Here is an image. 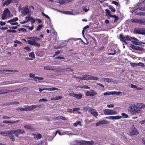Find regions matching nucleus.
Masks as SVG:
<instances>
[{"label":"nucleus","mask_w":145,"mask_h":145,"mask_svg":"<svg viewBox=\"0 0 145 145\" xmlns=\"http://www.w3.org/2000/svg\"><path fill=\"white\" fill-rule=\"evenodd\" d=\"M13 0H7L3 4V6L5 5L8 6L13 1Z\"/></svg>","instance_id":"obj_22"},{"label":"nucleus","mask_w":145,"mask_h":145,"mask_svg":"<svg viewBox=\"0 0 145 145\" xmlns=\"http://www.w3.org/2000/svg\"><path fill=\"white\" fill-rule=\"evenodd\" d=\"M121 93V92L119 91V92H116L115 91H112V95L116 94L117 95H119Z\"/></svg>","instance_id":"obj_39"},{"label":"nucleus","mask_w":145,"mask_h":145,"mask_svg":"<svg viewBox=\"0 0 145 145\" xmlns=\"http://www.w3.org/2000/svg\"><path fill=\"white\" fill-rule=\"evenodd\" d=\"M33 38H34V40H33L34 41H36V40L37 41H39V40H40V39L39 38H38V37H33Z\"/></svg>","instance_id":"obj_57"},{"label":"nucleus","mask_w":145,"mask_h":145,"mask_svg":"<svg viewBox=\"0 0 145 145\" xmlns=\"http://www.w3.org/2000/svg\"><path fill=\"white\" fill-rule=\"evenodd\" d=\"M25 133V131L22 129H18L16 130V133L19 134H23Z\"/></svg>","instance_id":"obj_19"},{"label":"nucleus","mask_w":145,"mask_h":145,"mask_svg":"<svg viewBox=\"0 0 145 145\" xmlns=\"http://www.w3.org/2000/svg\"><path fill=\"white\" fill-rule=\"evenodd\" d=\"M117 52L114 49H111L108 52V55H114L116 54Z\"/></svg>","instance_id":"obj_18"},{"label":"nucleus","mask_w":145,"mask_h":145,"mask_svg":"<svg viewBox=\"0 0 145 145\" xmlns=\"http://www.w3.org/2000/svg\"><path fill=\"white\" fill-rule=\"evenodd\" d=\"M40 105H31L29 106H26L25 107V111H31L33 110L37 107H40Z\"/></svg>","instance_id":"obj_5"},{"label":"nucleus","mask_w":145,"mask_h":145,"mask_svg":"<svg viewBox=\"0 0 145 145\" xmlns=\"http://www.w3.org/2000/svg\"><path fill=\"white\" fill-rule=\"evenodd\" d=\"M136 66H140L142 68L144 67L145 66L144 64L141 62H139L138 63L136 64Z\"/></svg>","instance_id":"obj_30"},{"label":"nucleus","mask_w":145,"mask_h":145,"mask_svg":"<svg viewBox=\"0 0 145 145\" xmlns=\"http://www.w3.org/2000/svg\"><path fill=\"white\" fill-rule=\"evenodd\" d=\"M128 111L131 114H135L138 113V110H137L136 105L134 104H130L128 107Z\"/></svg>","instance_id":"obj_2"},{"label":"nucleus","mask_w":145,"mask_h":145,"mask_svg":"<svg viewBox=\"0 0 145 145\" xmlns=\"http://www.w3.org/2000/svg\"><path fill=\"white\" fill-rule=\"evenodd\" d=\"M130 47L132 49L134 50H136V46H134V45L131 44L130 46Z\"/></svg>","instance_id":"obj_64"},{"label":"nucleus","mask_w":145,"mask_h":145,"mask_svg":"<svg viewBox=\"0 0 145 145\" xmlns=\"http://www.w3.org/2000/svg\"><path fill=\"white\" fill-rule=\"evenodd\" d=\"M142 29H136L134 30L135 32L137 34H142Z\"/></svg>","instance_id":"obj_26"},{"label":"nucleus","mask_w":145,"mask_h":145,"mask_svg":"<svg viewBox=\"0 0 145 145\" xmlns=\"http://www.w3.org/2000/svg\"><path fill=\"white\" fill-rule=\"evenodd\" d=\"M143 48L142 47L140 46H137L136 50L142 51L143 50Z\"/></svg>","instance_id":"obj_61"},{"label":"nucleus","mask_w":145,"mask_h":145,"mask_svg":"<svg viewBox=\"0 0 145 145\" xmlns=\"http://www.w3.org/2000/svg\"><path fill=\"white\" fill-rule=\"evenodd\" d=\"M24 49L26 50H27L29 52H30L31 51V49L28 46L25 47L24 48Z\"/></svg>","instance_id":"obj_59"},{"label":"nucleus","mask_w":145,"mask_h":145,"mask_svg":"<svg viewBox=\"0 0 145 145\" xmlns=\"http://www.w3.org/2000/svg\"><path fill=\"white\" fill-rule=\"evenodd\" d=\"M43 26V25L42 24H41V25H39L38 26V27H37V28L36 29V30L37 31L39 30Z\"/></svg>","instance_id":"obj_42"},{"label":"nucleus","mask_w":145,"mask_h":145,"mask_svg":"<svg viewBox=\"0 0 145 145\" xmlns=\"http://www.w3.org/2000/svg\"><path fill=\"white\" fill-rule=\"evenodd\" d=\"M26 19H27V20H26V22H29L30 20H31V17H30L29 16H28L27 17H26L25 18Z\"/></svg>","instance_id":"obj_55"},{"label":"nucleus","mask_w":145,"mask_h":145,"mask_svg":"<svg viewBox=\"0 0 145 145\" xmlns=\"http://www.w3.org/2000/svg\"><path fill=\"white\" fill-rule=\"evenodd\" d=\"M103 123L102 120L99 121L98 122H97L96 124V125L97 126H99L100 125H102Z\"/></svg>","instance_id":"obj_44"},{"label":"nucleus","mask_w":145,"mask_h":145,"mask_svg":"<svg viewBox=\"0 0 145 145\" xmlns=\"http://www.w3.org/2000/svg\"><path fill=\"white\" fill-rule=\"evenodd\" d=\"M138 132L137 130V129L136 128L133 129L130 132V134L131 135H135L138 134Z\"/></svg>","instance_id":"obj_15"},{"label":"nucleus","mask_w":145,"mask_h":145,"mask_svg":"<svg viewBox=\"0 0 145 145\" xmlns=\"http://www.w3.org/2000/svg\"><path fill=\"white\" fill-rule=\"evenodd\" d=\"M16 110L18 111H25V107L24 108H16Z\"/></svg>","instance_id":"obj_36"},{"label":"nucleus","mask_w":145,"mask_h":145,"mask_svg":"<svg viewBox=\"0 0 145 145\" xmlns=\"http://www.w3.org/2000/svg\"><path fill=\"white\" fill-rule=\"evenodd\" d=\"M81 88H83L86 89H89L90 87L86 85H84L82 87H80Z\"/></svg>","instance_id":"obj_58"},{"label":"nucleus","mask_w":145,"mask_h":145,"mask_svg":"<svg viewBox=\"0 0 145 145\" xmlns=\"http://www.w3.org/2000/svg\"><path fill=\"white\" fill-rule=\"evenodd\" d=\"M35 74H34L30 73L29 74V77L30 78H35Z\"/></svg>","instance_id":"obj_62"},{"label":"nucleus","mask_w":145,"mask_h":145,"mask_svg":"<svg viewBox=\"0 0 145 145\" xmlns=\"http://www.w3.org/2000/svg\"><path fill=\"white\" fill-rule=\"evenodd\" d=\"M103 124H107L109 123V122L106 120H102Z\"/></svg>","instance_id":"obj_49"},{"label":"nucleus","mask_w":145,"mask_h":145,"mask_svg":"<svg viewBox=\"0 0 145 145\" xmlns=\"http://www.w3.org/2000/svg\"><path fill=\"white\" fill-rule=\"evenodd\" d=\"M34 135V138L36 139H40L42 137V136L40 133H39L38 134H32Z\"/></svg>","instance_id":"obj_17"},{"label":"nucleus","mask_w":145,"mask_h":145,"mask_svg":"<svg viewBox=\"0 0 145 145\" xmlns=\"http://www.w3.org/2000/svg\"><path fill=\"white\" fill-rule=\"evenodd\" d=\"M138 20L139 19H133L131 20V22H132L137 23H138Z\"/></svg>","instance_id":"obj_41"},{"label":"nucleus","mask_w":145,"mask_h":145,"mask_svg":"<svg viewBox=\"0 0 145 145\" xmlns=\"http://www.w3.org/2000/svg\"><path fill=\"white\" fill-rule=\"evenodd\" d=\"M138 24L145 25V20L144 19H139Z\"/></svg>","instance_id":"obj_25"},{"label":"nucleus","mask_w":145,"mask_h":145,"mask_svg":"<svg viewBox=\"0 0 145 145\" xmlns=\"http://www.w3.org/2000/svg\"><path fill=\"white\" fill-rule=\"evenodd\" d=\"M29 56L34 58L35 57V54L33 52H30L29 54Z\"/></svg>","instance_id":"obj_40"},{"label":"nucleus","mask_w":145,"mask_h":145,"mask_svg":"<svg viewBox=\"0 0 145 145\" xmlns=\"http://www.w3.org/2000/svg\"><path fill=\"white\" fill-rule=\"evenodd\" d=\"M35 78H36L38 79L39 80H43L44 78L42 77H40L39 76H35Z\"/></svg>","instance_id":"obj_50"},{"label":"nucleus","mask_w":145,"mask_h":145,"mask_svg":"<svg viewBox=\"0 0 145 145\" xmlns=\"http://www.w3.org/2000/svg\"><path fill=\"white\" fill-rule=\"evenodd\" d=\"M121 115L123 116L124 118H127L128 117V115L127 114H126L125 113H122L121 114Z\"/></svg>","instance_id":"obj_56"},{"label":"nucleus","mask_w":145,"mask_h":145,"mask_svg":"<svg viewBox=\"0 0 145 145\" xmlns=\"http://www.w3.org/2000/svg\"><path fill=\"white\" fill-rule=\"evenodd\" d=\"M80 110V108L79 107L74 108L73 109V112L78 111Z\"/></svg>","instance_id":"obj_53"},{"label":"nucleus","mask_w":145,"mask_h":145,"mask_svg":"<svg viewBox=\"0 0 145 145\" xmlns=\"http://www.w3.org/2000/svg\"><path fill=\"white\" fill-rule=\"evenodd\" d=\"M42 101L43 102H46V101H48V100L45 98H42V99H40L39 100V102H40Z\"/></svg>","instance_id":"obj_54"},{"label":"nucleus","mask_w":145,"mask_h":145,"mask_svg":"<svg viewBox=\"0 0 145 145\" xmlns=\"http://www.w3.org/2000/svg\"><path fill=\"white\" fill-rule=\"evenodd\" d=\"M105 118L106 119L108 118L109 119L111 120H116L120 119L122 118V117L121 116L117 115L116 116L106 117Z\"/></svg>","instance_id":"obj_12"},{"label":"nucleus","mask_w":145,"mask_h":145,"mask_svg":"<svg viewBox=\"0 0 145 145\" xmlns=\"http://www.w3.org/2000/svg\"><path fill=\"white\" fill-rule=\"evenodd\" d=\"M69 95L71 96L75 97L76 98L79 99H81L82 97V95L81 94H77L75 93L74 92L69 93Z\"/></svg>","instance_id":"obj_7"},{"label":"nucleus","mask_w":145,"mask_h":145,"mask_svg":"<svg viewBox=\"0 0 145 145\" xmlns=\"http://www.w3.org/2000/svg\"><path fill=\"white\" fill-rule=\"evenodd\" d=\"M3 14H5L7 16V14L9 15L10 14V12L8 8H7L4 10L3 12Z\"/></svg>","instance_id":"obj_20"},{"label":"nucleus","mask_w":145,"mask_h":145,"mask_svg":"<svg viewBox=\"0 0 145 145\" xmlns=\"http://www.w3.org/2000/svg\"><path fill=\"white\" fill-rule=\"evenodd\" d=\"M104 80L106 81V82L108 83H110L112 82L111 79L109 78H105L104 79Z\"/></svg>","instance_id":"obj_45"},{"label":"nucleus","mask_w":145,"mask_h":145,"mask_svg":"<svg viewBox=\"0 0 145 145\" xmlns=\"http://www.w3.org/2000/svg\"><path fill=\"white\" fill-rule=\"evenodd\" d=\"M20 121L19 120H17L15 121H9L7 120H4L3 121V123L5 124H8V123H12V124H14L16 123H17L19 122Z\"/></svg>","instance_id":"obj_14"},{"label":"nucleus","mask_w":145,"mask_h":145,"mask_svg":"<svg viewBox=\"0 0 145 145\" xmlns=\"http://www.w3.org/2000/svg\"><path fill=\"white\" fill-rule=\"evenodd\" d=\"M34 40H28L27 41V43L31 45H34Z\"/></svg>","instance_id":"obj_33"},{"label":"nucleus","mask_w":145,"mask_h":145,"mask_svg":"<svg viewBox=\"0 0 145 145\" xmlns=\"http://www.w3.org/2000/svg\"><path fill=\"white\" fill-rule=\"evenodd\" d=\"M97 94V93L92 89H90L89 91H87L86 93V96H93Z\"/></svg>","instance_id":"obj_8"},{"label":"nucleus","mask_w":145,"mask_h":145,"mask_svg":"<svg viewBox=\"0 0 145 145\" xmlns=\"http://www.w3.org/2000/svg\"><path fill=\"white\" fill-rule=\"evenodd\" d=\"M9 92L8 90L2 89H0V94H3L8 93Z\"/></svg>","instance_id":"obj_21"},{"label":"nucleus","mask_w":145,"mask_h":145,"mask_svg":"<svg viewBox=\"0 0 145 145\" xmlns=\"http://www.w3.org/2000/svg\"><path fill=\"white\" fill-rule=\"evenodd\" d=\"M14 42L16 43H17L19 44H22V43L21 41H18L16 39L15 40Z\"/></svg>","instance_id":"obj_51"},{"label":"nucleus","mask_w":145,"mask_h":145,"mask_svg":"<svg viewBox=\"0 0 145 145\" xmlns=\"http://www.w3.org/2000/svg\"><path fill=\"white\" fill-rule=\"evenodd\" d=\"M109 8L111 10L112 12H116L115 9L113 8L112 6H110L109 7Z\"/></svg>","instance_id":"obj_60"},{"label":"nucleus","mask_w":145,"mask_h":145,"mask_svg":"<svg viewBox=\"0 0 145 145\" xmlns=\"http://www.w3.org/2000/svg\"><path fill=\"white\" fill-rule=\"evenodd\" d=\"M144 1L140 3L138 5V9L142 11H145V6L144 5Z\"/></svg>","instance_id":"obj_11"},{"label":"nucleus","mask_w":145,"mask_h":145,"mask_svg":"<svg viewBox=\"0 0 145 145\" xmlns=\"http://www.w3.org/2000/svg\"><path fill=\"white\" fill-rule=\"evenodd\" d=\"M58 89L54 87L50 88H40L39 89V91L40 92H41L42 91L44 90H48L49 91H54L56 90H58Z\"/></svg>","instance_id":"obj_9"},{"label":"nucleus","mask_w":145,"mask_h":145,"mask_svg":"<svg viewBox=\"0 0 145 145\" xmlns=\"http://www.w3.org/2000/svg\"><path fill=\"white\" fill-rule=\"evenodd\" d=\"M103 94L104 95H112V92H105Z\"/></svg>","instance_id":"obj_48"},{"label":"nucleus","mask_w":145,"mask_h":145,"mask_svg":"<svg viewBox=\"0 0 145 145\" xmlns=\"http://www.w3.org/2000/svg\"><path fill=\"white\" fill-rule=\"evenodd\" d=\"M89 112L94 116L97 117L98 114L97 112L95 111V110L92 108H91L89 109Z\"/></svg>","instance_id":"obj_10"},{"label":"nucleus","mask_w":145,"mask_h":145,"mask_svg":"<svg viewBox=\"0 0 145 145\" xmlns=\"http://www.w3.org/2000/svg\"><path fill=\"white\" fill-rule=\"evenodd\" d=\"M29 13V9L28 8L25 7L24 8L23 11H22V13L24 15H26L28 14Z\"/></svg>","instance_id":"obj_16"},{"label":"nucleus","mask_w":145,"mask_h":145,"mask_svg":"<svg viewBox=\"0 0 145 145\" xmlns=\"http://www.w3.org/2000/svg\"><path fill=\"white\" fill-rule=\"evenodd\" d=\"M131 41L135 45H139L140 44L139 40H138L137 39L134 37H131Z\"/></svg>","instance_id":"obj_13"},{"label":"nucleus","mask_w":145,"mask_h":145,"mask_svg":"<svg viewBox=\"0 0 145 145\" xmlns=\"http://www.w3.org/2000/svg\"><path fill=\"white\" fill-rule=\"evenodd\" d=\"M106 13L107 14L108 16L111 17L113 15H112L110 13V11L108 9L105 10Z\"/></svg>","instance_id":"obj_28"},{"label":"nucleus","mask_w":145,"mask_h":145,"mask_svg":"<svg viewBox=\"0 0 145 145\" xmlns=\"http://www.w3.org/2000/svg\"><path fill=\"white\" fill-rule=\"evenodd\" d=\"M10 139L12 140V141H14L15 139L14 138V136L13 135H11L9 137Z\"/></svg>","instance_id":"obj_47"},{"label":"nucleus","mask_w":145,"mask_h":145,"mask_svg":"<svg viewBox=\"0 0 145 145\" xmlns=\"http://www.w3.org/2000/svg\"><path fill=\"white\" fill-rule=\"evenodd\" d=\"M103 112L105 115H114L117 114V111L107 109L104 110Z\"/></svg>","instance_id":"obj_4"},{"label":"nucleus","mask_w":145,"mask_h":145,"mask_svg":"<svg viewBox=\"0 0 145 145\" xmlns=\"http://www.w3.org/2000/svg\"><path fill=\"white\" fill-rule=\"evenodd\" d=\"M131 37L130 36L127 35L126 36L123 35L122 33L120 35V39L121 41H123L126 44L127 43L126 41L131 40Z\"/></svg>","instance_id":"obj_3"},{"label":"nucleus","mask_w":145,"mask_h":145,"mask_svg":"<svg viewBox=\"0 0 145 145\" xmlns=\"http://www.w3.org/2000/svg\"><path fill=\"white\" fill-rule=\"evenodd\" d=\"M44 69L46 70H54V69L52 67L49 66H45L44 67Z\"/></svg>","instance_id":"obj_29"},{"label":"nucleus","mask_w":145,"mask_h":145,"mask_svg":"<svg viewBox=\"0 0 145 145\" xmlns=\"http://www.w3.org/2000/svg\"><path fill=\"white\" fill-rule=\"evenodd\" d=\"M18 20V18L17 17H15L14 18H13L12 19H11L10 20H8L7 21V23H9L11 22H15L17 21Z\"/></svg>","instance_id":"obj_23"},{"label":"nucleus","mask_w":145,"mask_h":145,"mask_svg":"<svg viewBox=\"0 0 145 145\" xmlns=\"http://www.w3.org/2000/svg\"><path fill=\"white\" fill-rule=\"evenodd\" d=\"M33 46L39 47L40 46V44L36 42V41H35L34 45H33Z\"/></svg>","instance_id":"obj_43"},{"label":"nucleus","mask_w":145,"mask_h":145,"mask_svg":"<svg viewBox=\"0 0 145 145\" xmlns=\"http://www.w3.org/2000/svg\"><path fill=\"white\" fill-rule=\"evenodd\" d=\"M7 31L9 33H16V31L15 30L11 29L8 30Z\"/></svg>","instance_id":"obj_46"},{"label":"nucleus","mask_w":145,"mask_h":145,"mask_svg":"<svg viewBox=\"0 0 145 145\" xmlns=\"http://www.w3.org/2000/svg\"><path fill=\"white\" fill-rule=\"evenodd\" d=\"M81 122L80 121H78L76 123H74L73 124V125L74 126L76 127L78 125L80 124Z\"/></svg>","instance_id":"obj_52"},{"label":"nucleus","mask_w":145,"mask_h":145,"mask_svg":"<svg viewBox=\"0 0 145 145\" xmlns=\"http://www.w3.org/2000/svg\"><path fill=\"white\" fill-rule=\"evenodd\" d=\"M8 134L12 135L16 133V130H12L8 131Z\"/></svg>","instance_id":"obj_34"},{"label":"nucleus","mask_w":145,"mask_h":145,"mask_svg":"<svg viewBox=\"0 0 145 145\" xmlns=\"http://www.w3.org/2000/svg\"><path fill=\"white\" fill-rule=\"evenodd\" d=\"M58 118L59 120H62L65 121L67 120V118L65 117L61 116H58Z\"/></svg>","instance_id":"obj_32"},{"label":"nucleus","mask_w":145,"mask_h":145,"mask_svg":"<svg viewBox=\"0 0 145 145\" xmlns=\"http://www.w3.org/2000/svg\"><path fill=\"white\" fill-rule=\"evenodd\" d=\"M111 17L115 18V19L114 20V22H116L119 20V18L118 16L116 15H113Z\"/></svg>","instance_id":"obj_31"},{"label":"nucleus","mask_w":145,"mask_h":145,"mask_svg":"<svg viewBox=\"0 0 145 145\" xmlns=\"http://www.w3.org/2000/svg\"><path fill=\"white\" fill-rule=\"evenodd\" d=\"M89 107L88 106H84L83 107V110L85 112L87 111L89 109Z\"/></svg>","instance_id":"obj_37"},{"label":"nucleus","mask_w":145,"mask_h":145,"mask_svg":"<svg viewBox=\"0 0 145 145\" xmlns=\"http://www.w3.org/2000/svg\"><path fill=\"white\" fill-rule=\"evenodd\" d=\"M136 105L137 110H139L138 113L140 112L141 109L145 107V105L142 103H138L136 104Z\"/></svg>","instance_id":"obj_6"},{"label":"nucleus","mask_w":145,"mask_h":145,"mask_svg":"<svg viewBox=\"0 0 145 145\" xmlns=\"http://www.w3.org/2000/svg\"><path fill=\"white\" fill-rule=\"evenodd\" d=\"M89 80H98L99 79V78L97 77L93 76L91 75H89Z\"/></svg>","instance_id":"obj_27"},{"label":"nucleus","mask_w":145,"mask_h":145,"mask_svg":"<svg viewBox=\"0 0 145 145\" xmlns=\"http://www.w3.org/2000/svg\"><path fill=\"white\" fill-rule=\"evenodd\" d=\"M31 23L32 24H33L35 22V19L33 18L32 17H31Z\"/></svg>","instance_id":"obj_63"},{"label":"nucleus","mask_w":145,"mask_h":145,"mask_svg":"<svg viewBox=\"0 0 145 145\" xmlns=\"http://www.w3.org/2000/svg\"><path fill=\"white\" fill-rule=\"evenodd\" d=\"M74 145H93L94 142L93 140L90 141H87L84 140H80L79 141L75 140L74 141Z\"/></svg>","instance_id":"obj_1"},{"label":"nucleus","mask_w":145,"mask_h":145,"mask_svg":"<svg viewBox=\"0 0 145 145\" xmlns=\"http://www.w3.org/2000/svg\"><path fill=\"white\" fill-rule=\"evenodd\" d=\"M1 134L2 135L5 137L8 136L9 135L8 131H5L1 132H0V134Z\"/></svg>","instance_id":"obj_24"},{"label":"nucleus","mask_w":145,"mask_h":145,"mask_svg":"<svg viewBox=\"0 0 145 145\" xmlns=\"http://www.w3.org/2000/svg\"><path fill=\"white\" fill-rule=\"evenodd\" d=\"M89 75L86 74L84 75V80H89Z\"/></svg>","instance_id":"obj_35"},{"label":"nucleus","mask_w":145,"mask_h":145,"mask_svg":"<svg viewBox=\"0 0 145 145\" xmlns=\"http://www.w3.org/2000/svg\"><path fill=\"white\" fill-rule=\"evenodd\" d=\"M24 127L25 129H29L30 130L32 129V128L29 125H25L24 126Z\"/></svg>","instance_id":"obj_38"}]
</instances>
